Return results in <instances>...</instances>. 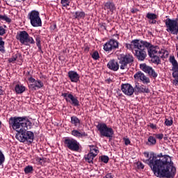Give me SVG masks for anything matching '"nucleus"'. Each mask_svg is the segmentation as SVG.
Returning a JSON list of instances; mask_svg holds the SVG:
<instances>
[{
	"mask_svg": "<svg viewBox=\"0 0 178 178\" xmlns=\"http://www.w3.org/2000/svg\"><path fill=\"white\" fill-rule=\"evenodd\" d=\"M145 159H142L144 163L148 165L154 175L160 178H173L176 175V167L169 155L162 153L155 154L154 152H145Z\"/></svg>",
	"mask_w": 178,
	"mask_h": 178,
	"instance_id": "nucleus-1",
	"label": "nucleus"
},
{
	"mask_svg": "<svg viewBox=\"0 0 178 178\" xmlns=\"http://www.w3.org/2000/svg\"><path fill=\"white\" fill-rule=\"evenodd\" d=\"M151 43L140 40H134L131 43H127L125 47L127 49L135 51V56H136L138 60L143 62L147 58V51H145V48L149 47Z\"/></svg>",
	"mask_w": 178,
	"mask_h": 178,
	"instance_id": "nucleus-2",
	"label": "nucleus"
},
{
	"mask_svg": "<svg viewBox=\"0 0 178 178\" xmlns=\"http://www.w3.org/2000/svg\"><path fill=\"white\" fill-rule=\"evenodd\" d=\"M15 138L20 143H29L33 144L34 141V133L31 131H27V129H21L17 133Z\"/></svg>",
	"mask_w": 178,
	"mask_h": 178,
	"instance_id": "nucleus-3",
	"label": "nucleus"
},
{
	"mask_svg": "<svg viewBox=\"0 0 178 178\" xmlns=\"http://www.w3.org/2000/svg\"><path fill=\"white\" fill-rule=\"evenodd\" d=\"M16 38L21 44L24 45H26L29 47L30 44H35V41H34V38L29 35V33L26 31H20L17 32Z\"/></svg>",
	"mask_w": 178,
	"mask_h": 178,
	"instance_id": "nucleus-4",
	"label": "nucleus"
},
{
	"mask_svg": "<svg viewBox=\"0 0 178 178\" xmlns=\"http://www.w3.org/2000/svg\"><path fill=\"white\" fill-rule=\"evenodd\" d=\"M28 19L30 20V23L33 27H41L42 26V21L40 17V13L35 10H33L29 13Z\"/></svg>",
	"mask_w": 178,
	"mask_h": 178,
	"instance_id": "nucleus-5",
	"label": "nucleus"
},
{
	"mask_svg": "<svg viewBox=\"0 0 178 178\" xmlns=\"http://www.w3.org/2000/svg\"><path fill=\"white\" fill-rule=\"evenodd\" d=\"M165 24L166 26V31L170 34H174V35H177L178 34V19H172L168 18L165 21Z\"/></svg>",
	"mask_w": 178,
	"mask_h": 178,
	"instance_id": "nucleus-6",
	"label": "nucleus"
},
{
	"mask_svg": "<svg viewBox=\"0 0 178 178\" xmlns=\"http://www.w3.org/2000/svg\"><path fill=\"white\" fill-rule=\"evenodd\" d=\"M118 59L120 63V67L121 70H124L127 69V65L129 63H133L134 62V58L131 54H120L118 56Z\"/></svg>",
	"mask_w": 178,
	"mask_h": 178,
	"instance_id": "nucleus-7",
	"label": "nucleus"
},
{
	"mask_svg": "<svg viewBox=\"0 0 178 178\" xmlns=\"http://www.w3.org/2000/svg\"><path fill=\"white\" fill-rule=\"evenodd\" d=\"M97 129L99 131L101 137L112 138L113 137V134H115L113 129L111 127H108L105 123H99L97 126Z\"/></svg>",
	"mask_w": 178,
	"mask_h": 178,
	"instance_id": "nucleus-8",
	"label": "nucleus"
},
{
	"mask_svg": "<svg viewBox=\"0 0 178 178\" xmlns=\"http://www.w3.org/2000/svg\"><path fill=\"white\" fill-rule=\"evenodd\" d=\"M148 49V55L149 56H154L155 55H159L160 58H166L169 55V52L165 49H159L158 46H154L151 44L149 47H147Z\"/></svg>",
	"mask_w": 178,
	"mask_h": 178,
	"instance_id": "nucleus-9",
	"label": "nucleus"
},
{
	"mask_svg": "<svg viewBox=\"0 0 178 178\" xmlns=\"http://www.w3.org/2000/svg\"><path fill=\"white\" fill-rule=\"evenodd\" d=\"M65 146L74 152L80 151V143L74 138L70 137H65L64 138Z\"/></svg>",
	"mask_w": 178,
	"mask_h": 178,
	"instance_id": "nucleus-10",
	"label": "nucleus"
},
{
	"mask_svg": "<svg viewBox=\"0 0 178 178\" xmlns=\"http://www.w3.org/2000/svg\"><path fill=\"white\" fill-rule=\"evenodd\" d=\"M170 63L172 64V77L174 79L172 83L174 86H178V63L174 56H170L169 58Z\"/></svg>",
	"mask_w": 178,
	"mask_h": 178,
	"instance_id": "nucleus-11",
	"label": "nucleus"
},
{
	"mask_svg": "<svg viewBox=\"0 0 178 178\" xmlns=\"http://www.w3.org/2000/svg\"><path fill=\"white\" fill-rule=\"evenodd\" d=\"M22 119L21 117H10L9 118L8 124L10 127H12L13 130L19 133L20 130H22Z\"/></svg>",
	"mask_w": 178,
	"mask_h": 178,
	"instance_id": "nucleus-12",
	"label": "nucleus"
},
{
	"mask_svg": "<svg viewBox=\"0 0 178 178\" xmlns=\"http://www.w3.org/2000/svg\"><path fill=\"white\" fill-rule=\"evenodd\" d=\"M61 97H63L66 102L73 105V106H79V105H80V102H79L78 97L73 95L72 93H70L69 92L62 93Z\"/></svg>",
	"mask_w": 178,
	"mask_h": 178,
	"instance_id": "nucleus-13",
	"label": "nucleus"
},
{
	"mask_svg": "<svg viewBox=\"0 0 178 178\" xmlns=\"http://www.w3.org/2000/svg\"><path fill=\"white\" fill-rule=\"evenodd\" d=\"M28 80L29 83H32V84L29 85V88L32 91L40 90V88H42V87H44V83H42L41 80H35L33 76H30Z\"/></svg>",
	"mask_w": 178,
	"mask_h": 178,
	"instance_id": "nucleus-14",
	"label": "nucleus"
},
{
	"mask_svg": "<svg viewBox=\"0 0 178 178\" xmlns=\"http://www.w3.org/2000/svg\"><path fill=\"white\" fill-rule=\"evenodd\" d=\"M140 69L147 74H149V77L153 79H156L158 77V73L155 72V70L152 69V67H149L145 63H142L140 65Z\"/></svg>",
	"mask_w": 178,
	"mask_h": 178,
	"instance_id": "nucleus-15",
	"label": "nucleus"
},
{
	"mask_svg": "<svg viewBox=\"0 0 178 178\" xmlns=\"http://www.w3.org/2000/svg\"><path fill=\"white\" fill-rule=\"evenodd\" d=\"M21 126L22 129L30 130L33 127V122L30 120V117L22 116L21 117Z\"/></svg>",
	"mask_w": 178,
	"mask_h": 178,
	"instance_id": "nucleus-16",
	"label": "nucleus"
},
{
	"mask_svg": "<svg viewBox=\"0 0 178 178\" xmlns=\"http://www.w3.org/2000/svg\"><path fill=\"white\" fill-rule=\"evenodd\" d=\"M121 90L125 95L131 97L134 94V88L130 83H124L121 86Z\"/></svg>",
	"mask_w": 178,
	"mask_h": 178,
	"instance_id": "nucleus-17",
	"label": "nucleus"
},
{
	"mask_svg": "<svg viewBox=\"0 0 178 178\" xmlns=\"http://www.w3.org/2000/svg\"><path fill=\"white\" fill-rule=\"evenodd\" d=\"M134 77L136 79V80H140L143 84H149V83H151L149 78L145 76V74H144V73L142 72L136 73Z\"/></svg>",
	"mask_w": 178,
	"mask_h": 178,
	"instance_id": "nucleus-18",
	"label": "nucleus"
},
{
	"mask_svg": "<svg viewBox=\"0 0 178 178\" xmlns=\"http://www.w3.org/2000/svg\"><path fill=\"white\" fill-rule=\"evenodd\" d=\"M68 77L72 83L80 81V75L76 71H70L68 72Z\"/></svg>",
	"mask_w": 178,
	"mask_h": 178,
	"instance_id": "nucleus-19",
	"label": "nucleus"
},
{
	"mask_svg": "<svg viewBox=\"0 0 178 178\" xmlns=\"http://www.w3.org/2000/svg\"><path fill=\"white\" fill-rule=\"evenodd\" d=\"M107 67L113 72H118L119 70V63L115 60H110L107 64Z\"/></svg>",
	"mask_w": 178,
	"mask_h": 178,
	"instance_id": "nucleus-20",
	"label": "nucleus"
},
{
	"mask_svg": "<svg viewBox=\"0 0 178 178\" xmlns=\"http://www.w3.org/2000/svg\"><path fill=\"white\" fill-rule=\"evenodd\" d=\"M146 17L148 19L149 24H156V19H158V15H156V14L147 13Z\"/></svg>",
	"mask_w": 178,
	"mask_h": 178,
	"instance_id": "nucleus-21",
	"label": "nucleus"
},
{
	"mask_svg": "<svg viewBox=\"0 0 178 178\" xmlns=\"http://www.w3.org/2000/svg\"><path fill=\"white\" fill-rule=\"evenodd\" d=\"M137 92L143 93V94H149V88L146 86L141 85V86H136L135 87Z\"/></svg>",
	"mask_w": 178,
	"mask_h": 178,
	"instance_id": "nucleus-22",
	"label": "nucleus"
},
{
	"mask_svg": "<svg viewBox=\"0 0 178 178\" xmlns=\"http://www.w3.org/2000/svg\"><path fill=\"white\" fill-rule=\"evenodd\" d=\"M99 153V150H98V147L95 145H90V157L92 159H94L97 155Z\"/></svg>",
	"mask_w": 178,
	"mask_h": 178,
	"instance_id": "nucleus-23",
	"label": "nucleus"
},
{
	"mask_svg": "<svg viewBox=\"0 0 178 178\" xmlns=\"http://www.w3.org/2000/svg\"><path fill=\"white\" fill-rule=\"evenodd\" d=\"M71 134L72 136H74V137H76L77 138H83V137H86V136H87V134H86V132H80L78 130H72Z\"/></svg>",
	"mask_w": 178,
	"mask_h": 178,
	"instance_id": "nucleus-24",
	"label": "nucleus"
},
{
	"mask_svg": "<svg viewBox=\"0 0 178 178\" xmlns=\"http://www.w3.org/2000/svg\"><path fill=\"white\" fill-rule=\"evenodd\" d=\"M110 46L111 47L112 51H115V49H118L119 48V42L115 39H111L108 40Z\"/></svg>",
	"mask_w": 178,
	"mask_h": 178,
	"instance_id": "nucleus-25",
	"label": "nucleus"
},
{
	"mask_svg": "<svg viewBox=\"0 0 178 178\" xmlns=\"http://www.w3.org/2000/svg\"><path fill=\"white\" fill-rule=\"evenodd\" d=\"M16 94H23L26 91V87L23 85L17 84L15 87Z\"/></svg>",
	"mask_w": 178,
	"mask_h": 178,
	"instance_id": "nucleus-26",
	"label": "nucleus"
},
{
	"mask_svg": "<svg viewBox=\"0 0 178 178\" xmlns=\"http://www.w3.org/2000/svg\"><path fill=\"white\" fill-rule=\"evenodd\" d=\"M105 9H109L110 12H113V10H116V6L113 2L107 1L104 4Z\"/></svg>",
	"mask_w": 178,
	"mask_h": 178,
	"instance_id": "nucleus-27",
	"label": "nucleus"
},
{
	"mask_svg": "<svg viewBox=\"0 0 178 178\" xmlns=\"http://www.w3.org/2000/svg\"><path fill=\"white\" fill-rule=\"evenodd\" d=\"M156 144V138H155V137L152 136H149L147 139V142L146 143V145L152 146V145H155Z\"/></svg>",
	"mask_w": 178,
	"mask_h": 178,
	"instance_id": "nucleus-28",
	"label": "nucleus"
},
{
	"mask_svg": "<svg viewBox=\"0 0 178 178\" xmlns=\"http://www.w3.org/2000/svg\"><path fill=\"white\" fill-rule=\"evenodd\" d=\"M152 58L151 62L152 63H154L155 65H160L161 60L159 59V55H154L152 56H150Z\"/></svg>",
	"mask_w": 178,
	"mask_h": 178,
	"instance_id": "nucleus-29",
	"label": "nucleus"
},
{
	"mask_svg": "<svg viewBox=\"0 0 178 178\" xmlns=\"http://www.w3.org/2000/svg\"><path fill=\"white\" fill-rule=\"evenodd\" d=\"M0 52L1 54H5L6 50L5 49V42L3 41V38L0 36Z\"/></svg>",
	"mask_w": 178,
	"mask_h": 178,
	"instance_id": "nucleus-30",
	"label": "nucleus"
},
{
	"mask_svg": "<svg viewBox=\"0 0 178 178\" xmlns=\"http://www.w3.org/2000/svg\"><path fill=\"white\" fill-rule=\"evenodd\" d=\"M71 123L74 126H79L80 124V120L76 116L71 117Z\"/></svg>",
	"mask_w": 178,
	"mask_h": 178,
	"instance_id": "nucleus-31",
	"label": "nucleus"
},
{
	"mask_svg": "<svg viewBox=\"0 0 178 178\" xmlns=\"http://www.w3.org/2000/svg\"><path fill=\"white\" fill-rule=\"evenodd\" d=\"M104 50L106 52H112V47H111V43H109V41H108L107 42H106L104 45Z\"/></svg>",
	"mask_w": 178,
	"mask_h": 178,
	"instance_id": "nucleus-32",
	"label": "nucleus"
},
{
	"mask_svg": "<svg viewBox=\"0 0 178 178\" xmlns=\"http://www.w3.org/2000/svg\"><path fill=\"white\" fill-rule=\"evenodd\" d=\"M24 172L25 175H29V173L34 172V168L32 165H26L24 169Z\"/></svg>",
	"mask_w": 178,
	"mask_h": 178,
	"instance_id": "nucleus-33",
	"label": "nucleus"
},
{
	"mask_svg": "<svg viewBox=\"0 0 178 178\" xmlns=\"http://www.w3.org/2000/svg\"><path fill=\"white\" fill-rule=\"evenodd\" d=\"M85 13L84 12L81 11H76L74 14L75 19H81L82 17H84Z\"/></svg>",
	"mask_w": 178,
	"mask_h": 178,
	"instance_id": "nucleus-34",
	"label": "nucleus"
},
{
	"mask_svg": "<svg viewBox=\"0 0 178 178\" xmlns=\"http://www.w3.org/2000/svg\"><path fill=\"white\" fill-rule=\"evenodd\" d=\"M70 2L72 0H61L60 3L63 8H67V6H70Z\"/></svg>",
	"mask_w": 178,
	"mask_h": 178,
	"instance_id": "nucleus-35",
	"label": "nucleus"
},
{
	"mask_svg": "<svg viewBox=\"0 0 178 178\" xmlns=\"http://www.w3.org/2000/svg\"><path fill=\"white\" fill-rule=\"evenodd\" d=\"M5 154H3V152H2L1 149H0V166L5 163Z\"/></svg>",
	"mask_w": 178,
	"mask_h": 178,
	"instance_id": "nucleus-36",
	"label": "nucleus"
},
{
	"mask_svg": "<svg viewBox=\"0 0 178 178\" xmlns=\"http://www.w3.org/2000/svg\"><path fill=\"white\" fill-rule=\"evenodd\" d=\"M91 56L94 60H98L99 59V53H98L97 51H93V53L91 54Z\"/></svg>",
	"mask_w": 178,
	"mask_h": 178,
	"instance_id": "nucleus-37",
	"label": "nucleus"
},
{
	"mask_svg": "<svg viewBox=\"0 0 178 178\" xmlns=\"http://www.w3.org/2000/svg\"><path fill=\"white\" fill-rule=\"evenodd\" d=\"M0 20H4L7 23H10L12 22V19L6 15H0Z\"/></svg>",
	"mask_w": 178,
	"mask_h": 178,
	"instance_id": "nucleus-38",
	"label": "nucleus"
},
{
	"mask_svg": "<svg viewBox=\"0 0 178 178\" xmlns=\"http://www.w3.org/2000/svg\"><path fill=\"white\" fill-rule=\"evenodd\" d=\"M101 161L104 162V163H108V162H109V157L108 156H102Z\"/></svg>",
	"mask_w": 178,
	"mask_h": 178,
	"instance_id": "nucleus-39",
	"label": "nucleus"
},
{
	"mask_svg": "<svg viewBox=\"0 0 178 178\" xmlns=\"http://www.w3.org/2000/svg\"><path fill=\"white\" fill-rule=\"evenodd\" d=\"M35 41L37 47L41 46V37L39 35H36Z\"/></svg>",
	"mask_w": 178,
	"mask_h": 178,
	"instance_id": "nucleus-40",
	"label": "nucleus"
},
{
	"mask_svg": "<svg viewBox=\"0 0 178 178\" xmlns=\"http://www.w3.org/2000/svg\"><path fill=\"white\" fill-rule=\"evenodd\" d=\"M17 59V54H15L12 56V58H10L8 59L9 63H13V62H15V60Z\"/></svg>",
	"mask_w": 178,
	"mask_h": 178,
	"instance_id": "nucleus-41",
	"label": "nucleus"
},
{
	"mask_svg": "<svg viewBox=\"0 0 178 178\" xmlns=\"http://www.w3.org/2000/svg\"><path fill=\"white\" fill-rule=\"evenodd\" d=\"M165 124L167 126H172V124H173V120H168V118H165Z\"/></svg>",
	"mask_w": 178,
	"mask_h": 178,
	"instance_id": "nucleus-42",
	"label": "nucleus"
},
{
	"mask_svg": "<svg viewBox=\"0 0 178 178\" xmlns=\"http://www.w3.org/2000/svg\"><path fill=\"white\" fill-rule=\"evenodd\" d=\"M50 29L53 31H58L56 24H53L52 25H51Z\"/></svg>",
	"mask_w": 178,
	"mask_h": 178,
	"instance_id": "nucleus-43",
	"label": "nucleus"
},
{
	"mask_svg": "<svg viewBox=\"0 0 178 178\" xmlns=\"http://www.w3.org/2000/svg\"><path fill=\"white\" fill-rule=\"evenodd\" d=\"M156 138H158V140H162L163 138V134H154Z\"/></svg>",
	"mask_w": 178,
	"mask_h": 178,
	"instance_id": "nucleus-44",
	"label": "nucleus"
},
{
	"mask_svg": "<svg viewBox=\"0 0 178 178\" xmlns=\"http://www.w3.org/2000/svg\"><path fill=\"white\" fill-rule=\"evenodd\" d=\"M6 33V31L3 27L0 26V35H3Z\"/></svg>",
	"mask_w": 178,
	"mask_h": 178,
	"instance_id": "nucleus-45",
	"label": "nucleus"
},
{
	"mask_svg": "<svg viewBox=\"0 0 178 178\" xmlns=\"http://www.w3.org/2000/svg\"><path fill=\"white\" fill-rule=\"evenodd\" d=\"M124 141V144L125 145H129V144H130V139L127 138H123Z\"/></svg>",
	"mask_w": 178,
	"mask_h": 178,
	"instance_id": "nucleus-46",
	"label": "nucleus"
},
{
	"mask_svg": "<svg viewBox=\"0 0 178 178\" xmlns=\"http://www.w3.org/2000/svg\"><path fill=\"white\" fill-rule=\"evenodd\" d=\"M149 126L151 129H153L154 130H156V124L150 123Z\"/></svg>",
	"mask_w": 178,
	"mask_h": 178,
	"instance_id": "nucleus-47",
	"label": "nucleus"
},
{
	"mask_svg": "<svg viewBox=\"0 0 178 178\" xmlns=\"http://www.w3.org/2000/svg\"><path fill=\"white\" fill-rule=\"evenodd\" d=\"M138 168H139V169H144L145 165H144V164H143V163H139L138 164Z\"/></svg>",
	"mask_w": 178,
	"mask_h": 178,
	"instance_id": "nucleus-48",
	"label": "nucleus"
},
{
	"mask_svg": "<svg viewBox=\"0 0 178 178\" xmlns=\"http://www.w3.org/2000/svg\"><path fill=\"white\" fill-rule=\"evenodd\" d=\"M104 178H113V175L111 173H108Z\"/></svg>",
	"mask_w": 178,
	"mask_h": 178,
	"instance_id": "nucleus-49",
	"label": "nucleus"
},
{
	"mask_svg": "<svg viewBox=\"0 0 178 178\" xmlns=\"http://www.w3.org/2000/svg\"><path fill=\"white\" fill-rule=\"evenodd\" d=\"M85 160L88 163H90V153L88 154L87 157L85 158Z\"/></svg>",
	"mask_w": 178,
	"mask_h": 178,
	"instance_id": "nucleus-50",
	"label": "nucleus"
},
{
	"mask_svg": "<svg viewBox=\"0 0 178 178\" xmlns=\"http://www.w3.org/2000/svg\"><path fill=\"white\" fill-rule=\"evenodd\" d=\"M38 51L41 52V54H44V51H42V49L41 48V45L40 46H38Z\"/></svg>",
	"mask_w": 178,
	"mask_h": 178,
	"instance_id": "nucleus-51",
	"label": "nucleus"
},
{
	"mask_svg": "<svg viewBox=\"0 0 178 178\" xmlns=\"http://www.w3.org/2000/svg\"><path fill=\"white\" fill-rule=\"evenodd\" d=\"M84 51L86 52V53L89 52V51H90V47H86L84 49Z\"/></svg>",
	"mask_w": 178,
	"mask_h": 178,
	"instance_id": "nucleus-52",
	"label": "nucleus"
},
{
	"mask_svg": "<svg viewBox=\"0 0 178 178\" xmlns=\"http://www.w3.org/2000/svg\"><path fill=\"white\" fill-rule=\"evenodd\" d=\"M0 95H3V90H2V86H0Z\"/></svg>",
	"mask_w": 178,
	"mask_h": 178,
	"instance_id": "nucleus-53",
	"label": "nucleus"
},
{
	"mask_svg": "<svg viewBox=\"0 0 178 178\" xmlns=\"http://www.w3.org/2000/svg\"><path fill=\"white\" fill-rule=\"evenodd\" d=\"M111 81H112V79H106V83H111Z\"/></svg>",
	"mask_w": 178,
	"mask_h": 178,
	"instance_id": "nucleus-54",
	"label": "nucleus"
},
{
	"mask_svg": "<svg viewBox=\"0 0 178 178\" xmlns=\"http://www.w3.org/2000/svg\"><path fill=\"white\" fill-rule=\"evenodd\" d=\"M131 12L132 13H136V12H137V9H132V10H131Z\"/></svg>",
	"mask_w": 178,
	"mask_h": 178,
	"instance_id": "nucleus-55",
	"label": "nucleus"
},
{
	"mask_svg": "<svg viewBox=\"0 0 178 178\" xmlns=\"http://www.w3.org/2000/svg\"><path fill=\"white\" fill-rule=\"evenodd\" d=\"M17 2H25L26 0H16Z\"/></svg>",
	"mask_w": 178,
	"mask_h": 178,
	"instance_id": "nucleus-56",
	"label": "nucleus"
},
{
	"mask_svg": "<svg viewBox=\"0 0 178 178\" xmlns=\"http://www.w3.org/2000/svg\"><path fill=\"white\" fill-rule=\"evenodd\" d=\"M38 160H39V162H40V163H41V161H44V159L40 158V159H38Z\"/></svg>",
	"mask_w": 178,
	"mask_h": 178,
	"instance_id": "nucleus-57",
	"label": "nucleus"
},
{
	"mask_svg": "<svg viewBox=\"0 0 178 178\" xmlns=\"http://www.w3.org/2000/svg\"><path fill=\"white\" fill-rule=\"evenodd\" d=\"M1 126H2V122L0 121V129H1Z\"/></svg>",
	"mask_w": 178,
	"mask_h": 178,
	"instance_id": "nucleus-58",
	"label": "nucleus"
},
{
	"mask_svg": "<svg viewBox=\"0 0 178 178\" xmlns=\"http://www.w3.org/2000/svg\"><path fill=\"white\" fill-rule=\"evenodd\" d=\"M177 40H178V35L177 36Z\"/></svg>",
	"mask_w": 178,
	"mask_h": 178,
	"instance_id": "nucleus-59",
	"label": "nucleus"
},
{
	"mask_svg": "<svg viewBox=\"0 0 178 178\" xmlns=\"http://www.w3.org/2000/svg\"><path fill=\"white\" fill-rule=\"evenodd\" d=\"M90 162V163L92 162V160H91Z\"/></svg>",
	"mask_w": 178,
	"mask_h": 178,
	"instance_id": "nucleus-60",
	"label": "nucleus"
},
{
	"mask_svg": "<svg viewBox=\"0 0 178 178\" xmlns=\"http://www.w3.org/2000/svg\"><path fill=\"white\" fill-rule=\"evenodd\" d=\"M164 140H166V138H164Z\"/></svg>",
	"mask_w": 178,
	"mask_h": 178,
	"instance_id": "nucleus-61",
	"label": "nucleus"
}]
</instances>
